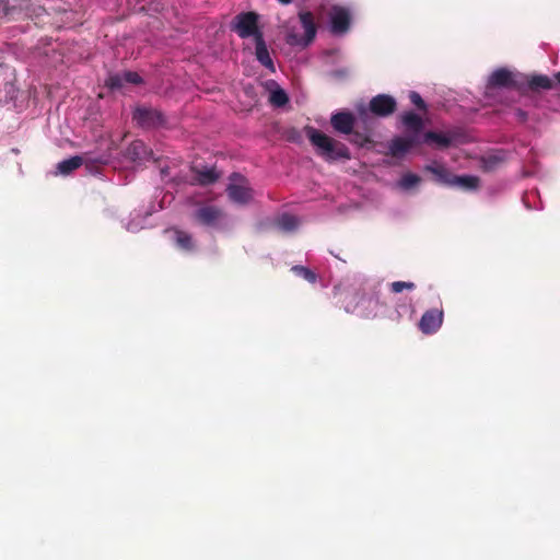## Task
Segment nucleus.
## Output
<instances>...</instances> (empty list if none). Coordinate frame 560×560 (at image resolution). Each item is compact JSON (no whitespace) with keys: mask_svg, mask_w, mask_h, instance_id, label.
Returning a JSON list of instances; mask_svg holds the SVG:
<instances>
[{"mask_svg":"<svg viewBox=\"0 0 560 560\" xmlns=\"http://www.w3.org/2000/svg\"><path fill=\"white\" fill-rule=\"evenodd\" d=\"M165 234L171 235V240L175 247L185 253H192L196 250V242L192 234L184 231L177 226L168 228L164 231Z\"/></svg>","mask_w":560,"mask_h":560,"instance_id":"1a4fd4ad","label":"nucleus"},{"mask_svg":"<svg viewBox=\"0 0 560 560\" xmlns=\"http://www.w3.org/2000/svg\"><path fill=\"white\" fill-rule=\"evenodd\" d=\"M527 84L532 91L550 90L552 88V81L544 74L532 75Z\"/></svg>","mask_w":560,"mask_h":560,"instance_id":"aec40b11","label":"nucleus"},{"mask_svg":"<svg viewBox=\"0 0 560 560\" xmlns=\"http://www.w3.org/2000/svg\"><path fill=\"white\" fill-rule=\"evenodd\" d=\"M479 179L476 176L464 175L453 176L452 185H459L466 189H476L478 187Z\"/></svg>","mask_w":560,"mask_h":560,"instance_id":"5701e85b","label":"nucleus"},{"mask_svg":"<svg viewBox=\"0 0 560 560\" xmlns=\"http://www.w3.org/2000/svg\"><path fill=\"white\" fill-rule=\"evenodd\" d=\"M279 3L287 5L290 4L293 0H277Z\"/></svg>","mask_w":560,"mask_h":560,"instance_id":"473e14b6","label":"nucleus"},{"mask_svg":"<svg viewBox=\"0 0 560 560\" xmlns=\"http://www.w3.org/2000/svg\"><path fill=\"white\" fill-rule=\"evenodd\" d=\"M232 178H240L243 180V178L238 174H235V173L232 175Z\"/></svg>","mask_w":560,"mask_h":560,"instance_id":"f704fd0d","label":"nucleus"},{"mask_svg":"<svg viewBox=\"0 0 560 560\" xmlns=\"http://www.w3.org/2000/svg\"><path fill=\"white\" fill-rule=\"evenodd\" d=\"M351 16L348 9L335 5L330 11V31L335 35H342L350 28Z\"/></svg>","mask_w":560,"mask_h":560,"instance_id":"6e6552de","label":"nucleus"},{"mask_svg":"<svg viewBox=\"0 0 560 560\" xmlns=\"http://www.w3.org/2000/svg\"><path fill=\"white\" fill-rule=\"evenodd\" d=\"M133 120L138 126L144 129H153L165 124L164 115L151 107H138L133 112Z\"/></svg>","mask_w":560,"mask_h":560,"instance_id":"39448f33","label":"nucleus"},{"mask_svg":"<svg viewBox=\"0 0 560 560\" xmlns=\"http://www.w3.org/2000/svg\"><path fill=\"white\" fill-rule=\"evenodd\" d=\"M393 293H400L404 290L412 291L416 289V283L411 281H394L389 285Z\"/></svg>","mask_w":560,"mask_h":560,"instance_id":"bb28decb","label":"nucleus"},{"mask_svg":"<svg viewBox=\"0 0 560 560\" xmlns=\"http://www.w3.org/2000/svg\"><path fill=\"white\" fill-rule=\"evenodd\" d=\"M409 98H410V102L418 108V109H421V110H425L427 109V105H425V102L423 101V98L421 97V95L415 91L410 92L409 94Z\"/></svg>","mask_w":560,"mask_h":560,"instance_id":"cd10ccee","label":"nucleus"},{"mask_svg":"<svg viewBox=\"0 0 560 560\" xmlns=\"http://www.w3.org/2000/svg\"><path fill=\"white\" fill-rule=\"evenodd\" d=\"M287 42L290 45H296V44L302 43V40L299 39L298 35H295V34H288Z\"/></svg>","mask_w":560,"mask_h":560,"instance_id":"2f4dec72","label":"nucleus"},{"mask_svg":"<svg viewBox=\"0 0 560 560\" xmlns=\"http://www.w3.org/2000/svg\"><path fill=\"white\" fill-rule=\"evenodd\" d=\"M304 130L310 142L315 147L317 155L326 162L351 159L348 147L341 141L325 135L312 126H306Z\"/></svg>","mask_w":560,"mask_h":560,"instance_id":"f03ea898","label":"nucleus"},{"mask_svg":"<svg viewBox=\"0 0 560 560\" xmlns=\"http://www.w3.org/2000/svg\"><path fill=\"white\" fill-rule=\"evenodd\" d=\"M122 80L124 78L119 77L118 74L116 75H110L107 80V85L110 88V89H119L122 86Z\"/></svg>","mask_w":560,"mask_h":560,"instance_id":"c756f323","label":"nucleus"},{"mask_svg":"<svg viewBox=\"0 0 560 560\" xmlns=\"http://www.w3.org/2000/svg\"><path fill=\"white\" fill-rule=\"evenodd\" d=\"M556 80L560 83V71L555 75Z\"/></svg>","mask_w":560,"mask_h":560,"instance_id":"72a5a7b5","label":"nucleus"},{"mask_svg":"<svg viewBox=\"0 0 560 560\" xmlns=\"http://www.w3.org/2000/svg\"><path fill=\"white\" fill-rule=\"evenodd\" d=\"M124 80L128 83L140 84L142 82V78L139 73L133 71H127L124 73Z\"/></svg>","mask_w":560,"mask_h":560,"instance_id":"c85d7f7f","label":"nucleus"},{"mask_svg":"<svg viewBox=\"0 0 560 560\" xmlns=\"http://www.w3.org/2000/svg\"><path fill=\"white\" fill-rule=\"evenodd\" d=\"M522 86L521 82L516 79V75L508 68H499L494 70L488 78L486 89L488 91L494 89H514L520 90Z\"/></svg>","mask_w":560,"mask_h":560,"instance_id":"20e7f679","label":"nucleus"},{"mask_svg":"<svg viewBox=\"0 0 560 560\" xmlns=\"http://www.w3.org/2000/svg\"><path fill=\"white\" fill-rule=\"evenodd\" d=\"M259 14L254 11L241 12L231 21L230 28L236 33L240 38L256 39L258 35H264L259 27Z\"/></svg>","mask_w":560,"mask_h":560,"instance_id":"7ed1b4c3","label":"nucleus"},{"mask_svg":"<svg viewBox=\"0 0 560 560\" xmlns=\"http://www.w3.org/2000/svg\"><path fill=\"white\" fill-rule=\"evenodd\" d=\"M151 151L141 140L132 141L124 152V156L133 163H141L148 160Z\"/></svg>","mask_w":560,"mask_h":560,"instance_id":"9b49d317","label":"nucleus"},{"mask_svg":"<svg viewBox=\"0 0 560 560\" xmlns=\"http://www.w3.org/2000/svg\"><path fill=\"white\" fill-rule=\"evenodd\" d=\"M226 192L229 198L238 205H247L253 199V190L243 184H230Z\"/></svg>","mask_w":560,"mask_h":560,"instance_id":"f8f14e48","label":"nucleus"},{"mask_svg":"<svg viewBox=\"0 0 560 560\" xmlns=\"http://www.w3.org/2000/svg\"><path fill=\"white\" fill-rule=\"evenodd\" d=\"M515 117L518 121L525 122L528 118V115L525 110L517 108L515 109Z\"/></svg>","mask_w":560,"mask_h":560,"instance_id":"7c9ffc66","label":"nucleus"},{"mask_svg":"<svg viewBox=\"0 0 560 560\" xmlns=\"http://www.w3.org/2000/svg\"><path fill=\"white\" fill-rule=\"evenodd\" d=\"M269 102L277 107H282L289 102V97L283 89L277 88L270 93Z\"/></svg>","mask_w":560,"mask_h":560,"instance_id":"b1692460","label":"nucleus"},{"mask_svg":"<svg viewBox=\"0 0 560 560\" xmlns=\"http://www.w3.org/2000/svg\"><path fill=\"white\" fill-rule=\"evenodd\" d=\"M84 163L82 156L75 155L70 159L63 160L57 164V173L60 175H69L78 170Z\"/></svg>","mask_w":560,"mask_h":560,"instance_id":"f3484780","label":"nucleus"},{"mask_svg":"<svg viewBox=\"0 0 560 560\" xmlns=\"http://www.w3.org/2000/svg\"><path fill=\"white\" fill-rule=\"evenodd\" d=\"M425 170L432 173L440 183L452 185L453 176L443 165H427Z\"/></svg>","mask_w":560,"mask_h":560,"instance_id":"412c9836","label":"nucleus"},{"mask_svg":"<svg viewBox=\"0 0 560 560\" xmlns=\"http://www.w3.org/2000/svg\"><path fill=\"white\" fill-rule=\"evenodd\" d=\"M443 323V311L431 308L423 313L419 322V328L423 334L430 335L438 331Z\"/></svg>","mask_w":560,"mask_h":560,"instance_id":"9d476101","label":"nucleus"},{"mask_svg":"<svg viewBox=\"0 0 560 560\" xmlns=\"http://www.w3.org/2000/svg\"><path fill=\"white\" fill-rule=\"evenodd\" d=\"M402 124L415 132H419L423 127L422 118L413 112H408L402 116Z\"/></svg>","mask_w":560,"mask_h":560,"instance_id":"4be33fe9","label":"nucleus"},{"mask_svg":"<svg viewBox=\"0 0 560 560\" xmlns=\"http://www.w3.org/2000/svg\"><path fill=\"white\" fill-rule=\"evenodd\" d=\"M255 43L256 59L268 70L275 72V65L267 48L264 35H258Z\"/></svg>","mask_w":560,"mask_h":560,"instance_id":"ddd939ff","label":"nucleus"},{"mask_svg":"<svg viewBox=\"0 0 560 560\" xmlns=\"http://www.w3.org/2000/svg\"><path fill=\"white\" fill-rule=\"evenodd\" d=\"M330 125L336 132L349 136V141L354 145L363 148L373 143L371 117L365 107L359 109L358 118L347 110L334 113Z\"/></svg>","mask_w":560,"mask_h":560,"instance_id":"f257e3e1","label":"nucleus"},{"mask_svg":"<svg viewBox=\"0 0 560 560\" xmlns=\"http://www.w3.org/2000/svg\"><path fill=\"white\" fill-rule=\"evenodd\" d=\"M194 171L198 183L203 186L215 183L220 177L214 167L194 168Z\"/></svg>","mask_w":560,"mask_h":560,"instance_id":"a211bd4d","label":"nucleus"},{"mask_svg":"<svg viewBox=\"0 0 560 560\" xmlns=\"http://www.w3.org/2000/svg\"><path fill=\"white\" fill-rule=\"evenodd\" d=\"M423 142L438 149H447L453 144V137L444 132L427 131L423 135Z\"/></svg>","mask_w":560,"mask_h":560,"instance_id":"2eb2a0df","label":"nucleus"},{"mask_svg":"<svg viewBox=\"0 0 560 560\" xmlns=\"http://www.w3.org/2000/svg\"><path fill=\"white\" fill-rule=\"evenodd\" d=\"M416 143V137H396L390 141L389 151L393 156H400L413 148Z\"/></svg>","mask_w":560,"mask_h":560,"instance_id":"dca6fc26","label":"nucleus"},{"mask_svg":"<svg viewBox=\"0 0 560 560\" xmlns=\"http://www.w3.org/2000/svg\"><path fill=\"white\" fill-rule=\"evenodd\" d=\"M225 218L222 209L212 205H205L199 207L195 213L194 219L201 225L217 228L220 222Z\"/></svg>","mask_w":560,"mask_h":560,"instance_id":"0eeeda50","label":"nucleus"},{"mask_svg":"<svg viewBox=\"0 0 560 560\" xmlns=\"http://www.w3.org/2000/svg\"><path fill=\"white\" fill-rule=\"evenodd\" d=\"M376 117H388L397 109L396 100L388 94H377L370 100L369 107L365 108Z\"/></svg>","mask_w":560,"mask_h":560,"instance_id":"423d86ee","label":"nucleus"},{"mask_svg":"<svg viewBox=\"0 0 560 560\" xmlns=\"http://www.w3.org/2000/svg\"><path fill=\"white\" fill-rule=\"evenodd\" d=\"M299 19L302 24V27L305 31V36L302 39L303 45L307 46L308 44H311L314 40V38L316 36V32H317V27L314 22V16H313V13L310 11H302L299 13Z\"/></svg>","mask_w":560,"mask_h":560,"instance_id":"4468645a","label":"nucleus"},{"mask_svg":"<svg viewBox=\"0 0 560 560\" xmlns=\"http://www.w3.org/2000/svg\"><path fill=\"white\" fill-rule=\"evenodd\" d=\"M421 178L417 174L407 173L401 177L399 186L404 189H411L417 186Z\"/></svg>","mask_w":560,"mask_h":560,"instance_id":"a878e982","label":"nucleus"},{"mask_svg":"<svg viewBox=\"0 0 560 560\" xmlns=\"http://www.w3.org/2000/svg\"><path fill=\"white\" fill-rule=\"evenodd\" d=\"M275 224L282 231L291 232L298 228L299 219L293 214L282 213L276 219Z\"/></svg>","mask_w":560,"mask_h":560,"instance_id":"6ab92c4d","label":"nucleus"},{"mask_svg":"<svg viewBox=\"0 0 560 560\" xmlns=\"http://www.w3.org/2000/svg\"><path fill=\"white\" fill-rule=\"evenodd\" d=\"M292 271L296 275L308 281L310 283H315L317 280V275L312 271L311 269L304 267V266H293Z\"/></svg>","mask_w":560,"mask_h":560,"instance_id":"393cba45","label":"nucleus"}]
</instances>
